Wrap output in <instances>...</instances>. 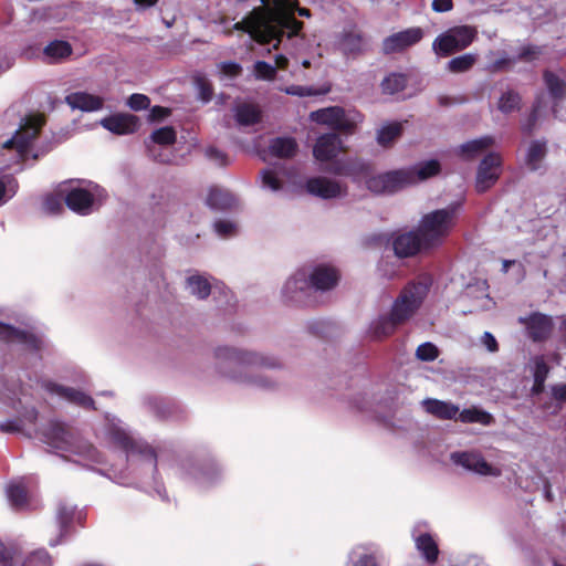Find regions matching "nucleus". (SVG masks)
I'll return each mask as SVG.
<instances>
[{
	"label": "nucleus",
	"mask_w": 566,
	"mask_h": 566,
	"mask_svg": "<svg viewBox=\"0 0 566 566\" xmlns=\"http://www.w3.org/2000/svg\"><path fill=\"white\" fill-rule=\"evenodd\" d=\"M60 192L64 196L65 206L80 216L92 213L95 205L94 195L85 188L72 187L71 181L60 185Z\"/></svg>",
	"instance_id": "ddd939ff"
},
{
	"label": "nucleus",
	"mask_w": 566,
	"mask_h": 566,
	"mask_svg": "<svg viewBox=\"0 0 566 566\" xmlns=\"http://www.w3.org/2000/svg\"><path fill=\"white\" fill-rule=\"evenodd\" d=\"M458 419L463 423H481L484 426H490L494 422V418L491 413L478 409L475 407L459 410Z\"/></svg>",
	"instance_id": "c9c22d12"
},
{
	"label": "nucleus",
	"mask_w": 566,
	"mask_h": 566,
	"mask_svg": "<svg viewBox=\"0 0 566 566\" xmlns=\"http://www.w3.org/2000/svg\"><path fill=\"white\" fill-rule=\"evenodd\" d=\"M552 396L559 402H566V382L553 386Z\"/></svg>",
	"instance_id": "338daca9"
},
{
	"label": "nucleus",
	"mask_w": 566,
	"mask_h": 566,
	"mask_svg": "<svg viewBox=\"0 0 566 566\" xmlns=\"http://www.w3.org/2000/svg\"><path fill=\"white\" fill-rule=\"evenodd\" d=\"M475 35L476 31L472 27H454L434 39L432 50L438 56L447 57L470 46Z\"/></svg>",
	"instance_id": "0eeeda50"
},
{
	"label": "nucleus",
	"mask_w": 566,
	"mask_h": 566,
	"mask_svg": "<svg viewBox=\"0 0 566 566\" xmlns=\"http://www.w3.org/2000/svg\"><path fill=\"white\" fill-rule=\"evenodd\" d=\"M545 86L555 102L566 98V82L549 70L543 72Z\"/></svg>",
	"instance_id": "7c9ffc66"
},
{
	"label": "nucleus",
	"mask_w": 566,
	"mask_h": 566,
	"mask_svg": "<svg viewBox=\"0 0 566 566\" xmlns=\"http://www.w3.org/2000/svg\"><path fill=\"white\" fill-rule=\"evenodd\" d=\"M43 388L48 392L59 395L76 406L85 409L96 410L94 399L81 390L65 387L53 381L44 382Z\"/></svg>",
	"instance_id": "aec40b11"
},
{
	"label": "nucleus",
	"mask_w": 566,
	"mask_h": 566,
	"mask_svg": "<svg viewBox=\"0 0 566 566\" xmlns=\"http://www.w3.org/2000/svg\"><path fill=\"white\" fill-rule=\"evenodd\" d=\"M482 342L484 346L492 353H495L499 350V344L495 337L490 333L485 332L482 336Z\"/></svg>",
	"instance_id": "69168bd1"
},
{
	"label": "nucleus",
	"mask_w": 566,
	"mask_h": 566,
	"mask_svg": "<svg viewBox=\"0 0 566 566\" xmlns=\"http://www.w3.org/2000/svg\"><path fill=\"white\" fill-rule=\"evenodd\" d=\"M460 209L461 202H451L421 217L418 229L427 247L436 249L446 241L457 226Z\"/></svg>",
	"instance_id": "20e7f679"
},
{
	"label": "nucleus",
	"mask_w": 566,
	"mask_h": 566,
	"mask_svg": "<svg viewBox=\"0 0 566 566\" xmlns=\"http://www.w3.org/2000/svg\"><path fill=\"white\" fill-rule=\"evenodd\" d=\"M402 134V126L400 123H391L382 128H380L377 133V143L385 147H391L394 142L400 137Z\"/></svg>",
	"instance_id": "58836bf2"
},
{
	"label": "nucleus",
	"mask_w": 566,
	"mask_h": 566,
	"mask_svg": "<svg viewBox=\"0 0 566 566\" xmlns=\"http://www.w3.org/2000/svg\"><path fill=\"white\" fill-rule=\"evenodd\" d=\"M65 102L73 109L94 112L103 107L104 101L97 95L86 92H74L65 96Z\"/></svg>",
	"instance_id": "393cba45"
},
{
	"label": "nucleus",
	"mask_w": 566,
	"mask_h": 566,
	"mask_svg": "<svg viewBox=\"0 0 566 566\" xmlns=\"http://www.w3.org/2000/svg\"><path fill=\"white\" fill-rule=\"evenodd\" d=\"M366 41L364 34L356 30H345L339 38V48L345 55L357 56L365 51Z\"/></svg>",
	"instance_id": "a878e982"
},
{
	"label": "nucleus",
	"mask_w": 566,
	"mask_h": 566,
	"mask_svg": "<svg viewBox=\"0 0 566 566\" xmlns=\"http://www.w3.org/2000/svg\"><path fill=\"white\" fill-rule=\"evenodd\" d=\"M416 546L422 553L428 563L433 564L438 560L439 548L436 541L429 533L420 534L416 538Z\"/></svg>",
	"instance_id": "f704fd0d"
},
{
	"label": "nucleus",
	"mask_w": 566,
	"mask_h": 566,
	"mask_svg": "<svg viewBox=\"0 0 566 566\" xmlns=\"http://www.w3.org/2000/svg\"><path fill=\"white\" fill-rule=\"evenodd\" d=\"M310 118L321 125H326L334 132L352 135L356 132L357 125L354 120L347 118L345 109L339 106H331L314 111Z\"/></svg>",
	"instance_id": "9b49d317"
},
{
	"label": "nucleus",
	"mask_w": 566,
	"mask_h": 566,
	"mask_svg": "<svg viewBox=\"0 0 566 566\" xmlns=\"http://www.w3.org/2000/svg\"><path fill=\"white\" fill-rule=\"evenodd\" d=\"M368 169L369 166L366 163L348 159L333 161L332 165L326 168V171L336 176L357 177L365 175Z\"/></svg>",
	"instance_id": "bb28decb"
},
{
	"label": "nucleus",
	"mask_w": 566,
	"mask_h": 566,
	"mask_svg": "<svg viewBox=\"0 0 566 566\" xmlns=\"http://www.w3.org/2000/svg\"><path fill=\"white\" fill-rule=\"evenodd\" d=\"M8 499L15 509H22L29 504V492L22 482L12 483L8 486Z\"/></svg>",
	"instance_id": "e433bc0d"
},
{
	"label": "nucleus",
	"mask_w": 566,
	"mask_h": 566,
	"mask_svg": "<svg viewBox=\"0 0 566 566\" xmlns=\"http://www.w3.org/2000/svg\"><path fill=\"white\" fill-rule=\"evenodd\" d=\"M455 461L462 467L483 475L491 474L492 472L491 464L480 454L469 452L459 453Z\"/></svg>",
	"instance_id": "c85d7f7f"
},
{
	"label": "nucleus",
	"mask_w": 566,
	"mask_h": 566,
	"mask_svg": "<svg viewBox=\"0 0 566 566\" xmlns=\"http://www.w3.org/2000/svg\"><path fill=\"white\" fill-rule=\"evenodd\" d=\"M44 124L45 119L42 115L28 116L14 136L3 143V148L15 149L20 156H24Z\"/></svg>",
	"instance_id": "6e6552de"
},
{
	"label": "nucleus",
	"mask_w": 566,
	"mask_h": 566,
	"mask_svg": "<svg viewBox=\"0 0 566 566\" xmlns=\"http://www.w3.org/2000/svg\"><path fill=\"white\" fill-rule=\"evenodd\" d=\"M206 156L218 164L219 166H227L228 165V156L226 153L221 151L217 147L209 146L206 149Z\"/></svg>",
	"instance_id": "6e6d98bb"
},
{
	"label": "nucleus",
	"mask_w": 566,
	"mask_h": 566,
	"mask_svg": "<svg viewBox=\"0 0 566 566\" xmlns=\"http://www.w3.org/2000/svg\"><path fill=\"white\" fill-rule=\"evenodd\" d=\"M522 97L515 91H506L499 99V109L504 114H510L521 108Z\"/></svg>",
	"instance_id": "37998d69"
},
{
	"label": "nucleus",
	"mask_w": 566,
	"mask_h": 566,
	"mask_svg": "<svg viewBox=\"0 0 566 566\" xmlns=\"http://www.w3.org/2000/svg\"><path fill=\"white\" fill-rule=\"evenodd\" d=\"M547 155L546 142L544 140H533L530 144L525 164L527 168L532 171H536L539 168L541 163Z\"/></svg>",
	"instance_id": "2f4dec72"
},
{
	"label": "nucleus",
	"mask_w": 566,
	"mask_h": 566,
	"mask_svg": "<svg viewBox=\"0 0 566 566\" xmlns=\"http://www.w3.org/2000/svg\"><path fill=\"white\" fill-rule=\"evenodd\" d=\"M478 61V55L465 53L463 55L451 59L447 64V70L451 73H464L470 71Z\"/></svg>",
	"instance_id": "ea45409f"
},
{
	"label": "nucleus",
	"mask_w": 566,
	"mask_h": 566,
	"mask_svg": "<svg viewBox=\"0 0 566 566\" xmlns=\"http://www.w3.org/2000/svg\"><path fill=\"white\" fill-rule=\"evenodd\" d=\"M494 139L491 136H484L478 139L464 143L459 148V155L465 160H472L485 149L491 147Z\"/></svg>",
	"instance_id": "c756f323"
},
{
	"label": "nucleus",
	"mask_w": 566,
	"mask_h": 566,
	"mask_svg": "<svg viewBox=\"0 0 566 566\" xmlns=\"http://www.w3.org/2000/svg\"><path fill=\"white\" fill-rule=\"evenodd\" d=\"M549 374V366L547 365L544 356H536L534 358L533 378L546 381Z\"/></svg>",
	"instance_id": "603ef678"
},
{
	"label": "nucleus",
	"mask_w": 566,
	"mask_h": 566,
	"mask_svg": "<svg viewBox=\"0 0 566 566\" xmlns=\"http://www.w3.org/2000/svg\"><path fill=\"white\" fill-rule=\"evenodd\" d=\"M150 99L144 94H132L128 98V106L134 111H143L148 108Z\"/></svg>",
	"instance_id": "864d4df0"
},
{
	"label": "nucleus",
	"mask_w": 566,
	"mask_h": 566,
	"mask_svg": "<svg viewBox=\"0 0 566 566\" xmlns=\"http://www.w3.org/2000/svg\"><path fill=\"white\" fill-rule=\"evenodd\" d=\"M186 282L191 290V294L200 300H206L211 293V284L201 275L189 276Z\"/></svg>",
	"instance_id": "a19ab883"
},
{
	"label": "nucleus",
	"mask_w": 566,
	"mask_h": 566,
	"mask_svg": "<svg viewBox=\"0 0 566 566\" xmlns=\"http://www.w3.org/2000/svg\"><path fill=\"white\" fill-rule=\"evenodd\" d=\"M64 196L60 192V187L55 193H50L44 199V208L51 213H59L63 210Z\"/></svg>",
	"instance_id": "09e8293b"
},
{
	"label": "nucleus",
	"mask_w": 566,
	"mask_h": 566,
	"mask_svg": "<svg viewBox=\"0 0 566 566\" xmlns=\"http://www.w3.org/2000/svg\"><path fill=\"white\" fill-rule=\"evenodd\" d=\"M423 38V31L419 27L406 29L394 33L382 41L384 54L402 52L403 50L417 44Z\"/></svg>",
	"instance_id": "dca6fc26"
},
{
	"label": "nucleus",
	"mask_w": 566,
	"mask_h": 566,
	"mask_svg": "<svg viewBox=\"0 0 566 566\" xmlns=\"http://www.w3.org/2000/svg\"><path fill=\"white\" fill-rule=\"evenodd\" d=\"M15 343L25 345L31 350H39L41 348V339L32 332L17 328Z\"/></svg>",
	"instance_id": "49530a36"
},
{
	"label": "nucleus",
	"mask_w": 566,
	"mask_h": 566,
	"mask_svg": "<svg viewBox=\"0 0 566 566\" xmlns=\"http://www.w3.org/2000/svg\"><path fill=\"white\" fill-rule=\"evenodd\" d=\"M221 73L229 77H238L242 73V66L237 62H222L219 64Z\"/></svg>",
	"instance_id": "4d7b16f0"
},
{
	"label": "nucleus",
	"mask_w": 566,
	"mask_h": 566,
	"mask_svg": "<svg viewBox=\"0 0 566 566\" xmlns=\"http://www.w3.org/2000/svg\"><path fill=\"white\" fill-rule=\"evenodd\" d=\"M262 184L264 187L274 191L282 188V181L277 178L276 174L270 169H265L262 172Z\"/></svg>",
	"instance_id": "5fc2aeb1"
},
{
	"label": "nucleus",
	"mask_w": 566,
	"mask_h": 566,
	"mask_svg": "<svg viewBox=\"0 0 566 566\" xmlns=\"http://www.w3.org/2000/svg\"><path fill=\"white\" fill-rule=\"evenodd\" d=\"M73 53L72 45L67 41H51L44 49L43 54L50 62H60Z\"/></svg>",
	"instance_id": "473e14b6"
},
{
	"label": "nucleus",
	"mask_w": 566,
	"mask_h": 566,
	"mask_svg": "<svg viewBox=\"0 0 566 566\" xmlns=\"http://www.w3.org/2000/svg\"><path fill=\"white\" fill-rule=\"evenodd\" d=\"M405 172L409 176L408 185L413 186L438 176L441 172V165L439 160L430 159L405 168Z\"/></svg>",
	"instance_id": "5701e85b"
},
{
	"label": "nucleus",
	"mask_w": 566,
	"mask_h": 566,
	"mask_svg": "<svg viewBox=\"0 0 566 566\" xmlns=\"http://www.w3.org/2000/svg\"><path fill=\"white\" fill-rule=\"evenodd\" d=\"M405 168L389 170L366 179V188L375 195H392L409 187Z\"/></svg>",
	"instance_id": "9d476101"
},
{
	"label": "nucleus",
	"mask_w": 566,
	"mask_h": 566,
	"mask_svg": "<svg viewBox=\"0 0 566 566\" xmlns=\"http://www.w3.org/2000/svg\"><path fill=\"white\" fill-rule=\"evenodd\" d=\"M44 441L52 448L73 452L76 454H88L93 447L82 440L78 431L70 424L51 420L42 430Z\"/></svg>",
	"instance_id": "423d86ee"
},
{
	"label": "nucleus",
	"mask_w": 566,
	"mask_h": 566,
	"mask_svg": "<svg viewBox=\"0 0 566 566\" xmlns=\"http://www.w3.org/2000/svg\"><path fill=\"white\" fill-rule=\"evenodd\" d=\"M355 566H377V562L374 556L366 554L358 558Z\"/></svg>",
	"instance_id": "774afa93"
},
{
	"label": "nucleus",
	"mask_w": 566,
	"mask_h": 566,
	"mask_svg": "<svg viewBox=\"0 0 566 566\" xmlns=\"http://www.w3.org/2000/svg\"><path fill=\"white\" fill-rule=\"evenodd\" d=\"M421 403L427 413L440 420L455 419L459 413V407L450 401L427 398Z\"/></svg>",
	"instance_id": "b1692460"
},
{
	"label": "nucleus",
	"mask_w": 566,
	"mask_h": 566,
	"mask_svg": "<svg viewBox=\"0 0 566 566\" xmlns=\"http://www.w3.org/2000/svg\"><path fill=\"white\" fill-rule=\"evenodd\" d=\"M343 151H345L343 140L336 133H326L318 136L313 147V156L321 163L332 161Z\"/></svg>",
	"instance_id": "a211bd4d"
},
{
	"label": "nucleus",
	"mask_w": 566,
	"mask_h": 566,
	"mask_svg": "<svg viewBox=\"0 0 566 566\" xmlns=\"http://www.w3.org/2000/svg\"><path fill=\"white\" fill-rule=\"evenodd\" d=\"M339 271L326 264H319L310 273L298 270L284 284L282 290L283 302L291 306H314L315 293L333 290L339 282Z\"/></svg>",
	"instance_id": "f257e3e1"
},
{
	"label": "nucleus",
	"mask_w": 566,
	"mask_h": 566,
	"mask_svg": "<svg viewBox=\"0 0 566 566\" xmlns=\"http://www.w3.org/2000/svg\"><path fill=\"white\" fill-rule=\"evenodd\" d=\"M542 53L541 49L538 46L534 45H527L522 48L517 55V60L524 61V62H531L535 60L539 54Z\"/></svg>",
	"instance_id": "13d9d810"
},
{
	"label": "nucleus",
	"mask_w": 566,
	"mask_h": 566,
	"mask_svg": "<svg viewBox=\"0 0 566 566\" xmlns=\"http://www.w3.org/2000/svg\"><path fill=\"white\" fill-rule=\"evenodd\" d=\"M214 230L222 237L231 235L234 232L233 223L224 220H219L214 223Z\"/></svg>",
	"instance_id": "680f3d73"
},
{
	"label": "nucleus",
	"mask_w": 566,
	"mask_h": 566,
	"mask_svg": "<svg viewBox=\"0 0 566 566\" xmlns=\"http://www.w3.org/2000/svg\"><path fill=\"white\" fill-rule=\"evenodd\" d=\"M539 109L541 103L537 101L533 104L526 122L522 125L523 133L531 135L534 132L538 120Z\"/></svg>",
	"instance_id": "3c124183"
},
{
	"label": "nucleus",
	"mask_w": 566,
	"mask_h": 566,
	"mask_svg": "<svg viewBox=\"0 0 566 566\" xmlns=\"http://www.w3.org/2000/svg\"><path fill=\"white\" fill-rule=\"evenodd\" d=\"M234 199L230 192L219 189L211 188L207 196L206 203L217 210H228L233 206Z\"/></svg>",
	"instance_id": "72a5a7b5"
},
{
	"label": "nucleus",
	"mask_w": 566,
	"mask_h": 566,
	"mask_svg": "<svg viewBox=\"0 0 566 566\" xmlns=\"http://www.w3.org/2000/svg\"><path fill=\"white\" fill-rule=\"evenodd\" d=\"M52 566V557L44 548H39L21 558V549L15 544L0 545L1 566Z\"/></svg>",
	"instance_id": "1a4fd4ad"
},
{
	"label": "nucleus",
	"mask_w": 566,
	"mask_h": 566,
	"mask_svg": "<svg viewBox=\"0 0 566 566\" xmlns=\"http://www.w3.org/2000/svg\"><path fill=\"white\" fill-rule=\"evenodd\" d=\"M113 442L127 453H138L148 459L154 468L157 467V457L153 448L146 444H142L135 441L128 433L120 429H116L112 432Z\"/></svg>",
	"instance_id": "6ab92c4d"
},
{
	"label": "nucleus",
	"mask_w": 566,
	"mask_h": 566,
	"mask_svg": "<svg viewBox=\"0 0 566 566\" xmlns=\"http://www.w3.org/2000/svg\"><path fill=\"white\" fill-rule=\"evenodd\" d=\"M528 337L536 343L545 342L552 334L553 321L542 313H533L526 321Z\"/></svg>",
	"instance_id": "4be33fe9"
},
{
	"label": "nucleus",
	"mask_w": 566,
	"mask_h": 566,
	"mask_svg": "<svg viewBox=\"0 0 566 566\" xmlns=\"http://www.w3.org/2000/svg\"><path fill=\"white\" fill-rule=\"evenodd\" d=\"M395 254L400 258H411L422 251L431 250L427 247L419 229L397 234L392 240Z\"/></svg>",
	"instance_id": "2eb2a0df"
},
{
	"label": "nucleus",
	"mask_w": 566,
	"mask_h": 566,
	"mask_svg": "<svg viewBox=\"0 0 566 566\" xmlns=\"http://www.w3.org/2000/svg\"><path fill=\"white\" fill-rule=\"evenodd\" d=\"M407 76L401 73H392L385 77L381 82L382 92L386 94H395L401 92L407 86Z\"/></svg>",
	"instance_id": "79ce46f5"
},
{
	"label": "nucleus",
	"mask_w": 566,
	"mask_h": 566,
	"mask_svg": "<svg viewBox=\"0 0 566 566\" xmlns=\"http://www.w3.org/2000/svg\"><path fill=\"white\" fill-rule=\"evenodd\" d=\"M297 149L298 145L293 137H275L269 144L270 154L277 158H292Z\"/></svg>",
	"instance_id": "cd10ccee"
},
{
	"label": "nucleus",
	"mask_w": 566,
	"mask_h": 566,
	"mask_svg": "<svg viewBox=\"0 0 566 566\" xmlns=\"http://www.w3.org/2000/svg\"><path fill=\"white\" fill-rule=\"evenodd\" d=\"M101 123L104 128L117 135L133 134L140 126L139 118L132 114L111 115L103 118Z\"/></svg>",
	"instance_id": "412c9836"
},
{
	"label": "nucleus",
	"mask_w": 566,
	"mask_h": 566,
	"mask_svg": "<svg viewBox=\"0 0 566 566\" xmlns=\"http://www.w3.org/2000/svg\"><path fill=\"white\" fill-rule=\"evenodd\" d=\"M15 326L10 324L0 323V340L4 343H15Z\"/></svg>",
	"instance_id": "bf43d9fd"
},
{
	"label": "nucleus",
	"mask_w": 566,
	"mask_h": 566,
	"mask_svg": "<svg viewBox=\"0 0 566 566\" xmlns=\"http://www.w3.org/2000/svg\"><path fill=\"white\" fill-rule=\"evenodd\" d=\"M214 358L217 359V367L220 373L234 379L239 377L238 374H241L245 367L274 368L279 366L274 357L228 346L217 347Z\"/></svg>",
	"instance_id": "39448f33"
},
{
	"label": "nucleus",
	"mask_w": 566,
	"mask_h": 566,
	"mask_svg": "<svg viewBox=\"0 0 566 566\" xmlns=\"http://www.w3.org/2000/svg\"><path fill=\"white\" fill-rule=\"evenodd\" d=\"M285 93L293 96H313L317 94L315 90L312 87L301 86V85H291L287 86Z\"/></svg>",
	"instance_id": "052dcab7"
},
{
	"label": "nucleus",
	"mask_w": 566,
	"mask_h": 566,
	"mask_svg": "<svg viewBox=\"0 0 566 566\" xmlns=\"http://www.w3.org/2000/svg\"><path fill=\"white\" fill-rule=\"evenodd\" d=\"M254 74L260 80L271 81L276 75V67L265 61H256L254 64Z\"/></svg>",
	"instance_id": "8fccbe9b"
},
{
	"label": "nucleus",
	"mask_w": 566,
	"mask_h": 566,
	"mask_svg": "<svg viewBox=\"0 0 566 566\" xmlns=\"http://www.w3.org/2000/svg\"><path fill=\"white\" fill-rule=\"evenodd\" d=\"M262 6L255 7L241 21L234 23L233 29L248 33L260 44L276 43L272 21L281 17L280 1L261 0Z\"/></svg>",
	"instance_id": "7ed1b4c3"
},
{
	"label": "nucleus",
	"mask_w": 566,
	"mask_h": 566,
	"mask_svg": "<svg viewBox=\"0 0 566 566\" xmlns=\"http://www.w3.org/2000/svg\"><path fill=\"white\" fill-rule=\"evenodd\" d=\"M193 84L198 90L199 98L202 102H209L211 101L213 96V86L210 83V81L207 78V76L202 73H196L192 76Z\"/></svg>",
	"instance_id": "c03bdc74"
},
{
	"label": "nucleus",
	"mask_w": 566,
	"mask_h": 566,
	"mask_svg": "<svg viewBox=\"0 0 566 566\" xmlns=\"http://www.w3.org/2000/svg\"><path fill=\"white\" fill-rule=\"evenodd\" d=\"M86 512L77 510L66 502H60L56 507L55 518L59 525V535L55 539L50 541L51 546L61 544L67 536L73 533V524L77 523L84 526L86 521Z\"/></svg>",
	"instance_id": "f8f14e48"
},
{
	"label": "nucleus",
	"mask_w": 566,
	"mask_h": 566,
	"mask_svg": "<svg viewBox=\"0 0 566 566\" xmlns=\"http://www.w3.org/2000/svg\"><path fill=\"white\" fill-rule=\"evenodd\" d=\"M432 10L436 12H448L453 9L452 0H433L432 1Z\"/></svg>",
	"instance_id": "0e129e2a"
},
{
	"label": "nucleus",
	"mask_w": 566,
	"mask_h": 566,
	"mask_svg": "<svg viewBox=\"0 0 566 566\" xmlns=\"http://www.w3.org/2000/svg\"><path fill=\"white\" fill-rule=\"evenodd\" d=\"M438 356V347L429 342L420 344L416 349V357L421 361H433Z\"/></svg>",
	"instance_id": "de8ad7c7"
},
{
	"label": "nucleus",
	"mask_w": 566,
	"mask_h": 566,
	"mask_svg": "<svg viewBox=\"0 0 566 566\" xmlns=\"http://www.w3.org/2000/svg\"><path fill=\"white\" fill-rule=\"evenodd\" d=\"M308 193L322 199H333L347 195V186L327 177H313L306 181Z\"/></svg>",
	"instance_id": "f3484780"
},
{
	"label": "nucleus",
	"mask_w": 566,
	"mask_h": 566,
	"mask_svg": "<svg viewBox=\"0 0 566 566\" xmlns=\"http://www.w3.org/2000/svg\"><path fill=\"white\" fill-rule=\"evenodd\" d=\"M235 119L242 126H251L261 120V113L254 105L242 104L237 107Z\"/></svg>",
	"instance_id": "4c0bfd02"
},
{
	"label": "nucleus",
	"mask_w": 566,
	"mask_h": 566,
	"mask_svg": "<svg viewBox=\"0 0 566 566\" xmlns=\"http://www.w3.org/2000/svg\"><path fill=\"white\" fill-rule=\"evenodd\" d=\"M430 281L427 279L408 283L395 300L390 313L379 316L370 326L371 335L376 339L391 336L398 326L408 322L420 308L426 298Z\"/></svg>",
	"instance_id": "f03ea898"
},
{
	"label": "nucleus",
	"mask_w": 566,
	"mask_h": 566,
	"mask_svg": "<svg viewBox=\"0 0 566 566\" xmlns=\"http://www.w3.org/2000/svg\"><path fill=\"white\" fill-rule=\"evenodd\" d=\"M170 111L163 106H154L150 109L149 119L151 122H158L169 116Z\"/></svg>",
	"instance_id": "e2e57ef3"
},
{
	"label": "nucleus",
	"mask_w": 566,
	"mask_h": 566,
	"mask_svg": "<svg viewBox=\"0 0 566 566\" xmlns=\"http://www.w3.org/2000/svg\"><path fill=\"white\" fill-rule=\"evenodd\" d=\"M176 130L171 126H165L153 132L150 139L151 143L169 146L176 143Z\"/></svg>",
	"instance_id": "a18cd8bd"
},
{
	"label": "nucleus",
	"mask_w": 566,
	"mask_h": 566,
	"mask_svg": "<svg viewBox=\"0 0 566 566\" xmlns=\"http://www.w3.org/2000/svg\"><path fill=\"white\" fill-rule=\"evenodd\" d=\"M501 157L495 153L488 154L480 163L475 189L479 193L488 191L497 181L501 175Z\"/></svg>",
	"instance_id": "4468645a"
}]
</instances>
